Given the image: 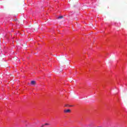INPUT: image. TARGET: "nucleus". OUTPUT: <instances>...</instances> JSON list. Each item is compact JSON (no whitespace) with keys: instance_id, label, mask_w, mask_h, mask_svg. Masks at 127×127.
Wrapping results in <instances>:
<instances>
[{"instance_id":"nucleus-2","label":"nucleus","mask_w":127,"mask_h":127,"mask_svg":"<svg viewBox=\"0 0 127 127\" xmlns=\"http://www.w3.org/2000/svg\"><path fill=\"white\" fill-rule=\"evenodd\" d=\"M31 85H36V81L32 80L31 81Z\"/></svg>"},{"instance_id":"nucleus-4","label":"nucleus","mask_w":127,"mask_h":127,"mask_svg":"<svg viewBox=\"0 0 127 127\" xmlns=\"http://www.w3.org/2000/svg\"><path fill=\"white\" fill-rule=\"evenodd\" d=\"M64 107H73V106H72V105L69 106V105H68V104H65V106H64Z\"/></svg>"},{"instance_id":"nucleus-1","label":"nucleus","mask_w":127,"mask_h":127,"mask_svg":"<svg viewBox=\"0 0 127 127\" xmlns=\"http://www.w3.org/2000/svg\"><path fill=\"white\" fill-rule=\"evenodd\" d=\"M64 113L65 114L71 113V110L70 109L65 110L64 111Z\"/></svg>"},{"instance_id":"nucleus-5","label":"nucleus","mask_w":127,"mask_h":127,"mask_svg":"<svg viewBox=\"0 0 127 127\" xmlns=\"http://www.w3.org/2000/svg\"><path fill=\"white\" fill-rule=\"evenodd\" d=\"M58 19H61V18H63V16H60L59 17H58Z\"/></svg>"},{"instance_id":"nucleus-9","label":"nucleus","mask_w":127,"mask_h":127,"mask_svg":"<svg viewBox=\"0 0 127 127\" xmlns=\"http://www.w3.org/2000/svg\"><path fill=\"white\" fill-rule=\"evenodd\" d=\"M62 70L61 69V72H62Z\"/></svg>"},{"instance_id":"nucleus-6","label":"nucleus","mask_w":127,"mask_h":127,"mask_svg":"<svg viewBox=\"0 0 127 127\" xmlns=\"http://www.w3.org/2000/svg\"><path fill=\"white\" fill-rule=\"evenodd\" d=\"M63 57H59L58 58V60H59V61H60V60H61L62 59H63Z\"/></svg>"},{"instance_id":"nucleus-7","label":"nucleus","mask_w":127,"mask_h":127,"mask_svg":"<svg viewBox=\"0 0 127 127\" xmlns=\"http://www.w3.org/2000/svg\"><path fill=\"white\" fill-rule=\"evenodd\" d=\"M48 125H49L48 124H45V125H43V126H48Z\"/></svg>"},{"instance_id":"nucleus-8","label":"nucleus","mask_w":127,"mask_h":127,"mask_svg":"<svg viewBox=\"0 0 127 127\" xmlns=\"http://www.w3.org/2000/svg\"><path fill=\"white\" fill-rule=\"evenodd\" d=\"M62 70L61 69V72H62Z\"/></svg>"},{"instance_id":"nucleus-3","label":"nucleus","mask_w":127,"mask_h":127,"mask_svg":"<svg viewBox=\"0 0 127 127\" xmlns=\"http://www.w3.org/2000/svg\"><path fill=\"white\" fill-rule=\"evenodd\" d=\"M34 31H37L38 30V26L36 27L35 28H34Z\"/></svg>"}]
</instances>
